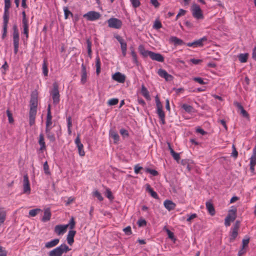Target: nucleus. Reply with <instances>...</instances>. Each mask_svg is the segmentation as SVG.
<instances>
[{"label":"nucleus","mask_w":256,"mask_h":256,"mask_svg":"<svg viewBox=\"0 0 256 256\" xmlns=\"http://www.w3.org/2000/svg\"><path fill=\"white\" fill-rule=\"evenodd\" d=\"M38 103V94L36 92H34L31 94L30 102L29 124L30 126H33L35 124Z\"/></svg>","instance_id":"nucleus-1"},{"label":"nucleus","mask_w":256,"mask_h":256,"mask_svg":"<svg viewBox=\"0 0 256 256\" xmlns=\"http://www.w3.org/2000/svg\"><path fill=\"white\" fill-rule=\"evenodd\" d=\"M12 41L14 48V53L16 54L18 52L20 44V34L18 30L16 25H14L12 28Z\"/></svg>","instance_id":"nucleus-2"},{"label":"nucleus","mask_w":256,"mask_h":256,"mask_svg":"<svg viewBox=\"0 0 256 256\" xmlns=\"http://www.w3.org/2000/svg\"><path fill=\"white\" fill-rule=\"evenodd\" d=\"M70 248L66 244H62L49 252V256H62L63 253L70 250Z\"/></svg>","instance_id":"nucleus-3"},{"label":"nucleus","mask_w":256,"mask_h":256,"mask_svg":"<svg viewBox=\"0 0 256 256\" xmlns=\"http://www.w3.org/2000/svg\"><path fill=\"white\" fill-rule=\"evenodd\" d=\"M192 16L198 20L204 19V15L200 6L197 4H194L192 6Z\"/></svg>","instance_id":"nucleus-4"},{"label":"nucleus","mask_w":256,"mask_h":256,"mask_svg":"<svg viewBox=\"0 0 256 256\" xmlns=\"http://www.w3.org/2000/svg\"><path fill=\"white\" fill-rule=\"evenodd\" d=\"M236 217V208L229 210L228 214L225 218L224 224L226 226L230 225V222H234Z\"/></svg>","instance_id":"nucleus-5"},{"label":"nucleus","mask_w":256,"mask_h":256,"mask_svg":"<svg viewBox=\"0 0 256 256\" xmlns=\"http://www.w3.org/2000/svg\"><path fill=\"white\" fill-rule=\"evenodd\" d=\"M108 26L110 28L120 29L122 26V22L116 18H112L108 20Z\"/></svg>","instance_id":"nucleus-6"},{"label":"nucleus","mask_w":256,"mask_h":256,"mask_svg":"<svg viewBox=\"0 0 256 256\" xmlns=\"http://www.w3.org/2000/svg\"><path fill=\"white\" fill-rule=\"evenodd\" d=\"M83 16L88 20L94 21L99 19L100 17V14L98 12L90 11L84 14Z\"/></svg>","instance_id":"nucleus-7"},{"label":"nucleus","mask_w":256,"mask_h":256,"mask_svg":"<svg viewBox=\"0 0 256 256\" xmlns=\"http://www.w3.org/2000/svg\"><path fill=\"white\" fill-rule=\"evenodd\" d=\"M53 86L54 88L52 91L51 94L52 96L54 103V104H57L60 102V94L58 86L56 83H54Z\"/></svg>","instance_id":"nucleus-8"},{"label":"nucleus","mask_w":256,"mask_h":256,"mask_svg":"<svg viewBox=\"0 0 256 256\" xmlns=\"http://www.w3.org/2000/svg\"><path fill=\"white\" fill-rule=\"evenodd\" d=\"M240 223L238 221H236L232 228L230 233V240L234 241L238 235V230L240 228Z\"/></svg>","instance_id":"nucleus-9"},{"label":"nucleus","mask_w":256,"mask_h":256,"mask_svg":"<svg viewBox=\"0 0 256 256\" xmlns=\"http://www.w3.org/2000/svg\"><path fill=\"white\" fill-rule=\"evenodd\" d=\"M30 184L28 180V177L27 174L24 176L23 180V193L28 194L30 193Z\"/></svg>","instance_id":"nucleus-10"},{"label":"nucleus","mask_w":256,"mask_h":256,"mask_svg":"<svg viewBox=\"0 0 256 256\" xmlns=\"http://www.w3.org/2000/svg\"><path fill=\"white\" fill-rule=\"evenodd\" d=\"M156 112L159 118L165 116L164 112L162 110V105L158 96L156 97Z\"/></svg>","instance_id":"nucleus-11"},{"label":"nucleus","mask_w":256,"mask_h":256,"mask_svg":"<svg viewBox=\"0 0 256 256\" xmlns=\"http://www.w3.org/2000/svg\"><path fill=\"white\" fill-rule=\"evenodd\" d=\"M158 74L161 78H164L166 81H171L173 80L174 77L168 74L166 71L163 69H159L158 72Z\"/></svg>","instance_id":"nucleus-12"},{"label":"nucleus","mask_w":256,"mask_h":256,"mask_svg":"<svg viewBox=\"0 0 256 256\" xmlns=\"http://www.w3.org/2000/svg\"><path fill=\"white\" fill-rule=\"evenodd\" d=\"M75 144L78 148V154L80 156H83L85 154V152L84 150V146L81 143L80 136H78L74 140Z\"/></svg>","instance_id":"nucleus-13"},{"label":"nucleus","mask_w":256,"mask_h":256,"mask_svg":"<svg viewBox=\"0 0 256 256\" xmlns=\"http://www.w3.org/2000/svg\"><path fill=\"white\" fill-rule=\"evenodd\" d=\"M68 226V225H56L54 228V232L58 235L63 234H64Z\"/></svg>","instance_id":"nucleus-14"},{"label":"nucleus","mask_w":256,"mask_h":256,"mask_svg":"<svg viewBox=\"0 0 256 256\" xmlns=\"http://www.w3.org/2000/svg\"><path fill=\"white\" fill-rule=\"evenodd\" d=\"M81 79L80 82L82 84H84L87 81L88 73L86 71V66L83 64L81 66Z\"/></svg>","instance_id":"nucleus-15"},{"label":"nucleus","mask_w":256,"mask_h":256,"mask_svg":"<svg viewBox=\"0 0 256 256\" xmlns=\"http://www.w3.org/2000/svg\"><path fill=\"white\" fill-rule=\"evenodd\" d=\"M114 80L120 82L124 83L126 80V76L120 72H116L112 76Z\"/></svg>","instance_id":"nucleus-16"},{"label":"nucleus","mask_w":256,"mask_h":256,"mask_svg":"<svg viewBox=\"0 0 256 256\" xmlns=\"http://www.w3.org/2000/svg\"><path fill=\"white\" fill-rule=\"evenodd\" d=\"M38 142L40 146V150L43 152L46 150V145L44 142V136L42 133L40 134L39 136Z\"/></svg>","instance_id":"nucleus-17"},{"label":"nucleus","mask_w":256,"mask_h":256,"mask_svg":"<svg viewBox=\"0 0 256 256\" xmlns=\"http://www.w3.org/2000/svg\"><path fill=\"white\" fill-rule=\"evenodd\" d=\"M150 54V57L152 60L158 62H163L164 61V58L161 54L152 52Z\"/></svg>","instance_id":"nucleus-18"},{"label":"nucleus","mask_w":256,"mask_h":256,"mask_svg":"<svg viewBox=\"0 0 256 256\" xmlns=\"http://www.w3.org/2000/svg\"><path fill=\"white\" fill-rule=\"evenodd\" d=\"M10 2H4L3 19H9V9L10 7Z\"/></svg>","instance_id":"nucleus-19"},{"label":"nucleus","mask_w":256,"mask_h":256,"mask_svg":"<svg viewBox=\"0 0 256 256\" xmlns=\"http://www.w3.org/2000/svg\"><path fill=\"white\" fill-rule=\"evenodd\" d=\"M207 40V38L206 36H204L202 38L197 40L194 42V48H198V47H202L204 45V42H206Z\"/></svg>","instance_id":"nucleus-20"},{"label":"nucleus","mask_w":256,"mask_h":256,"mask_svg":"<svg viewBox=\"0 0 256 256\" xmlns=\"http://www.w3.org/2000/svg\"><path fill=\"white\" fill-rule=\"evenodd\" d=\"M46 134L50 142H54L56 140L55 134L52 132V128H46Z\"/></svg>","instance_id":"nucleus-21"},{"label":"nucleus","mask_w":256,"mask_h":256,"mask_svg":"<svg viewBox=\"0 0 256 256\" xmlns=\"http://www.w3.org/2000/svg\"><path fill=\"white\" fill-rule=\"evenodd\" d=\"M52 214L50 209L48 208L44 210V214L42 218V221L43 222H46L49 221L51 218Z\"/></svg>","instance_id":"nucleus-22"},{"label":"nucleus","mask_w":256,"mask_h":256,"mask_svg":"<svg viewBox=\"0 0 256 256\" xmlns=\"http://www.w3.org/2000/svg\"><path fill=\"white\" fill-rule=\"evenodd\" d=\"M164 207L168 210L170 211L174 209L176 207V204L174 203L172 200H166L164 202Z\"/></svg>","instance_id":"nucleus-23"},{"label":"nucleus","mask_w":256,"mask_h":256,"mask_svg":"<svg viewBox=\"0 0 256 256\" xmlns=\"http://www.w3.org/2000/svg\"><path fill=\"white\" fill-rule=\"evenodd\" d=\"M22 28H23V34L25 35L26 39L28 40V32H29V24L28 21L22 22Z\"/></svg>","instance_id":"nucleus-24"},{"label":"nucleus","mask_w":256,"mask_h":256,"mask_svg":"<svg viewBox=\"0 0 256 256\" xmlns=\"http://www.w3.org/2000/svg\"><path fill=\"white\" fill-rule=\"evenodd\" d=\"M6 212L4 208H0V226L4 224L6 220Z\"/></svg>","instance_id":"nucleus-25"},{"label":"nucleus","mask_w":256,"mask_h":256,"mask_svg":"<svg viewBox=\"0 0 256 256\" xmlns=\"http://www.w3.org/2000/svg\"><path fill=\"white\" fill-rule=\"evenodd\" d=\"M76 232L75 230L69 231L67 236V241L70 245H72L74 242V236L76 234Z\"/></svg>","instance_id":"nucleus-26"},{"label":"nucleus","mask_w":256,"mask_h":256,"mask_svg":"<svg viewBox=\"0 0 256 256\" xmlns=\"http://www.w3.org/2000/svg\"><path fill=\"white\" fill-rule=\"evenodd\" d=\"M60 240L58 238H56L50 240V242H47L45 244V247L48 248H50L56 246L59 242Z\"/></svg>","instance_id":"nucleus-27"},{"label":"nucleus","mask_w":256,"mask_h":256,"mask_svg":"<svg viewBox=\"0 0 256 256\" xmlns=\"http://www.w3.org/2000/svg\"><path fill=\"white\" fill-rule=\"evenodd\" d=\"M138 50L140 54L144 57L150 56V53L152 52L151 51L145 50L142 45L138 46Z\"/></svg>","instance_id":"nucleus-28"},{"label":"nucleus","mask_w":256,"mask_h":256,"mask_svg":"<svg viewBox=\"0 0 256 256\" xmlns=\"http://www.w3.org/2000/svg\"><path fill=\"white\" fill-rule=\"evenodd\" d=\"M234 104V106H236L240 110L241 114L244 117L247 118L248 116V113L246 112V110H244L243 106L240 103L238 102H235Z\"/></svg>","instance_id":"nucleus-29"},{"label":"nucleus","mask_w":256,"mask_h":256,"mask_svg":"<svg viewBox=\"0 0 256 256\" xmlns=\"http://www.w3.org/2000/svg\"><path fill=\"white\" fill-rule=\"evenodd\" d=\"M42 73L44 75L46 76L48 75V62L47 60L44 58L43 61L42 66Z\"/></svg>","instance_id":"nucleus-30"},{"label":"nucleus","mask_w":256,"mask_h":256,"mask_svg":"<svg viewBox=\"0 0 256 256\" xmlns=\"http://www.w3.org/2000/svg\"><path fill=\"white\" fill-rule=\"evenodd\" d=\"M206 208L209 212V213L212 215L214 216L215 214V210L214 207L212 204L210 202H207L206 204Z\"/></svg>","instance_id":"nucleus-31"},{"label":"nucleus","mask_w":256,"mask_h":256,"mask_svg":"<svg viewBox=\"0 0 256 256\" xmlns=\"http://www.w3.org/2000/svg\"><path fill=\"white\" fill-rule=\"evenodd\" d=\"M9 19H3V34L2 38L4 39L7 34L8 24Z\"/></svg>","instance_id":"nucleus-32"},{"label":"nucleus","mask_w":256,"mask_h":256,"mask_svg":"<svg viewBox=\"0 0 256 256\" xmlns=\"http://www.w3.org/2000/svg\"><path fill=\"white\" fill-rule=\"evenodd\" d=\"M141 93L142 95L147 100H150V97L149 92L144 85H142L141 89Z\"/></svg>","instance_id":"nucleus-33"},{"label":"nucleus","mask_w":256,"mask_h":256,"mask_svg":"<svg viewBox=\"0 0 256 256\" xmlns=\"http://www.w3.org/2000/svg\"><path fill=\"white\" fill-rule=\"evenodd\" d=\"M146 190L150 194L152 197H153L154 198H158V194L153 190V189L150 187L149 184H146Z\"/></svg>","instance_id":"nucleus-34"},{"label":"nucleus","mask_w":256,"mask_h":256,"mask_svg":"<svg viewBox=\"0 0 256 256\" xmlns=\"http://www.w3.org/2000/svg\"><path fill=\"white\" fill-rule=\"evenodd\" d=\"M248 54H240L238 56V58L240 62L244 63L248 60Z\"/></svg>","instance_id":"nucleus-35"},{"label":"nucleus","mask_w":256,"mask_h":256,"mask_svg":"<svg viewBox=\"0 0 256 256\" xmlns=\"http://www.w3.org/2000/svg\"><path fill=\"white\" fill-rule=\"evenodd\" d=\"M182 108L186 112L192 113L194 112V108L192 106L184 104L182 105Z\"/></svg>","instance_id":"nucleus-36"},{"label":"nucleus","mask_w":256,"mask_h":256,"mask_svg":"<svg viewBox=\"0 0 256 256\" xmlns=\"http://www.w3.org/2000/svg\"><path fill=\"white\" fill-rule=\"evenodd\" d=\"M101 62L99 56H96V73L98 75L100 72Z\"/></svg>","instance_id":"nucleus-37"},{"label":"nucleus","mask_w":256,"mask_h":256,"mask_svg":"<svg viewBox=\"0 0 256 256\" xmlns=\"http://www.w3.org/2000/svg\"><path fill=\"white\" fill-rule=\"evenodd\" d=\"M86 44H87V49H88V56L91 58L92 55V44L90 39L86 40Z\"/></svg>","instance_id":"nucleus-38"},{"label":"nucleus","mask_w":256,"mask_h":256,"mask_svg":"<svg viewBox=\"0 0 256 256\" xmlns=\"http://www.w3.org/2000/svg\"><path fill=\"white\" fill-rule=\"evenodd\" d=\"M170 40L176 45H182L184 42L176 36H172L170 38Z\"/></svg>","instance_id":"nucleus-39"},{"label":"nucleus","mask_w":256,"mask_h":256,"mask_svg":"<svg viewBox=\"0 0 256 256\" xmlns=\"http://www.w3.org/2000/svg\"><path fill=\"white\" fill-rule=\"evenodd\" d=\"M256 165V157L251 156L250 158V170L252 172L254 170V166Z\"/></svg>","instance_id":"nucleus-40"},{"label":"nucleus","mask_w":256,"mask_h":256,"mask_svg":"<svg viewBox=\"0 0 256 256\" xmlns=\"http://www.w3.org/2000/svg\"><path fill=\"white\" fill-rule=\"evenodd\" d=\"M63 10H64V19H66V20L68 19L70 16L71 17L73 16L72 13L70 10H68V7H66V6L64 7Z\"/></svg>","instance_id":"nucleus-41"},{"label":"nucleus","mask_w":256,"mask_h":256,"mask_svg":"<svg viewBox=\"0 0 256 256\" xmlns=\"http://www.w3.org/2000/svg\"><path fill=\"white\" fill-rule=\"evenodd\" d=\"M130 50H131L130 54L132 58L133 62L136 64H138V60L137 58V56L136 52H134V50L133 48H130Z\"/></svg>","instance_id":"nucleus-42"},{"label":"nucleus","mask_w":256,"mask_h":256,"mask_svg":"<svg viewBox=\"0 0 256 256\" xmlns=\"http://www.w3.org/2000/svg\"><path fill=\"white\" fill-rule=\"evenodd\" d=\"M170 152L174 158L176 160V161H178L180 159V156L178 153L176 152L172 148H170Z\"/></svg>","instance_id":"nucleus-43"},{"label":"nucleus","mask_w":256,"mask_h":256,"mask_svg":"<svg viewBox=\"0 0 256 256\" xmlns=\"http://www.w3.org/2000/svg\"><path fill=\"white\" fill-rule=\"evenodd\" d=\"M41 212L42 210L40 208L32 209L29 211V214L31 216H35Z\"/></svg>","instance_id":"nucleus-44"},{"label":"nucleus","mask_w":256,"mask_h":256,"mask_svg":"<svg viewBox=\"0 0 256 256\" xmlns=\"http://www.w3.org/2000/svg\"><path fill=\"white\" fill-rule=\"evenodd\" d=\"M118 99L117 98H113L110 99L108 101V104L109 106H114L118 104Z\"/></svg>","instance_id":"nucleus-45"},{"label":"nucleus","mask_w":256,"mask_h":256,"mask_svg":"<svg viewBox=\"0 0 256 256\" xmlns=\"http://www.w3.org/2000/svg\"><path fill=\"white\" fill-rule=\"evenodd\" d=\"M43 168L45 174L47 175H49L50 174V172L49 169V166L46 161L44 164Z\"/></svg>","instance_id":"nucleus-46"},{"label":"nucleus","mask_w":256,"mask_h":256,"mask_svg":"<svg viewBox=\"0 0 256 256\" xmlns=\"http://www.w3.org/2000/svg\"><path fill=\"white\" fill-rule=\"evenodd\" d=\"M110 136L114 140L115 143H116L119 140V139H120L119 136L115 132H111Z\"/></svg>","instance_id":"nucleus-47"},{"label":"nucleus","mask_w":256,"mask_h":256,"mask_svg":"<svg viewBox=\"0 0 256 256\" xmlns=\"http://www.w3.org/2000/svg\"><path fill=\"white\" fill-rule=\"evenodd\" d=\"M93 196H94L95 197L97 198L100 201H102L103 200V198H102V194L97 190H96L93 192Z\"/></svg>","instance_id":"nucleus-48"},{"label":"nucleus","mask_w":256,"mask_h":256,"mask_svg":"<svg viewBox=\"0 0 256 256\" xmlns=\"http://www.w3.org/2000/svg\"><path fill=\"white\" fill-rule=\"evenodd\" d=\"M146 172L150 174L153 176H156L158 175V172L155 170H152L149 168H146Z\"/></svg>","instance_id":"nucleus-49"},{"label":"nucleus","mask_w":256,"mask_h":256,"mask_svg":"<svg viewBox=\"0 0 256 256\" xmlns=\"http://www.w3.org/2000/svg\"><path fill=\"white\" fill-rule=\"evenodd\" d=\"M106 196L108 199H110V200H112L114 199V196L112 194V193L110 190L108 188L106 189Z\"/></svg>","instance_id":"nucleus-50"},{"label":"nucleus","mask_w":256,"mask_h":256,"mask_svg":"<svg viewBox=\"0 0 256 256\" xmlns=\"http://www.w3.org/2000/svg\"><path fill=\"white\" fill-rule=\"evenodd\" d=\"M130 2L132 6L135 8L140 6V3L139 0H130Z\"/></svg>","instance_id":"nucleus-51"},{"label":"nucleus","mask_w":256,"mask_h":256,"mask_svg":"<svg viewBox=\"0 0 256 256\" xmlns=\"http://www.w3.org/2000/svg\"><path fill=\"white\" fill-rule=\"evenodd\" d=\"M162 26V24L161 22L158 20H156L154 22L153 28L155 29L158 30L161 28Z\"/></svg>","instance_id":"nucleus-52"},{"label":"nucleus","mask_w":256,"mask_h":256,"mask_svg":"<svg viewBox=\"0 0 256 256\" xmlns=\"http://www.w3.org/2000/svg\"><path fill=\"white\" fill-rule=\"evenodd\" d=\"M194 80L201 84H204L206 83L204 82L203 79L200 77H196L193 78Z\"/></svg>","instance_id":"nucleus-53"},{"label":"nucleus","mask_w":256,"mask_h":256,"mask_svg":"<svg viewBox=\"0 0 256 256\" xmlns=\"http://www.w3.org/2000/svg\"><path fill=\"white\" fill-rule=\"evenodd\" d=\"M75 224H76V222H74V218H72L69 222V224H68L67 225H68V226H70V228L72 230L74 228Z\"/></svg>","instance_id":"nucleus-54"},{"label":"nucleus","mask_w":256,"mask_h":256,"mask_svg":"<svg viewBox=\"0 0 256 256\" xmlns=\"http://www.w3.org/2000/svg\"><path fill=\"white\" fill-rule=\"evenodd\" d=\"M142 167L140 166L138 164H136L134 166V172L136 174H138L140 172V170H142Z\"/></svg>","instance_id":"nucleus-55"},{"label":"nucleus","mask_w":256,"mask_h":256,"mask_svg":"<svg viewBox=\"0 0 256 256\" xmlns=\"http://www.w3.org/2000/svg\"><path fill=\"white\" fill-rule=\"evenodd\" d=\"M6 114L10 123H12L14 122V119L12 118V114L10 113L9 110H6Z\"/></svg>","instance_id":"nucleus-56"},{"label":"nucleus","mask_w":256,"mask_h":256,"mask_svg":"<svg viewBox=\"0 0 256 256\" xmlns=\"http://www.w3.org/2000/svg\"><path fill=\"white\" fill-rule=\"evenodd\" d=\"M46 128H52V120H46Z\"/></svg>","instance_id":"nucleus-57"},{"label":"nucleus","mask_w":256,"mask_h":256,"mask_svg":"<svg viewBox=\"0 0 256 256\" xmlns=\"http://www.w3.org/2000/svg\"><path fill=\"white\" fill-rule=\"evenodd\" d=\"M138 224L139 226H146V222L144 219H140L138 220Z\"/></svg>","instance_id":"nucleus-58"},{"label":"nucleus","mask_w":256,"mask_h":256,"mask_svg":"<svg viewBox=\"0 0 256 256\" xmlns=\"http://www.w3.org/2000/svg\"><path fill=\"white\" fill-rule=\"evenodd\" d=\"M46 120H52V116L50 112V106L49 104L48 108Z\"/></svg>","instance_id":"nucleus-59"},{"label":"nucleus","mask_w":256,"mask_h":256,"mask_svg":"<svg viewBox=\"0 0 256 256\" xmlns=\"http://www.w3.org/2000/svg\"><path fill=\"white\" fill-rule=\"evenodd\" d=\"M7 252L4 248L0 246V256H6Z\"/></svg>","instance_id":"nucleus-60"},{"label":"nucleus","mask_w":256,"mask_h":256,"mask_svg":"<svg viewBox=\"0 0 256 256\" xmlns=\"http://www.w3.org/2000/svg\"><path fill=\"white\" fill-rule=\"evenodd\" d=\"M190 62L194 64H198L202 62V60L192 58L190 60Z\"/></svg>","instance_id":"nucleus-61"},{"label":"nucleus","mask_w":256,"mask_h":256,"mask_svg":"<svg viewBox=\"0 0 256 256\" xmlns=\"http://www.w3.org/2000/svg\"><path fill=\"white\" fill-rule=\"evenodd\" d=\"M120 132L123 136H128V132L124 128L120 129Z\"/></svg>","instance_id":"nucleus-62"},{"label":"nucleus","mask_w":256,"mask_h":256,"mask_svg":"<svg viewBox=\"0 0 256 256\" xmlns=\"http://www.w3.org/2000/svg\"><path fill=\"white\" fill-rule=\"evenodd\" d=\"M166 232H167V234L168 235V238L171 240L174 239V234L170 230L168 229L166 230Z\"/></svg>","instance_id":"nucleus-63"},{"label":"nucleus","mask_w":256,"mask_h":256,"mask_svg":"<svg viewBox=\"0 0 256 256\" xmlns=\"http://www.w3.org/2000/svg\"><path fill=\"white\" fill-rule=\"evenodd\" d=\"M124 231L127 235H130L132 234L131 228L128 226L124 229Z\"/></svg>","instance_id":"nucleus-64"}]
</instances>
